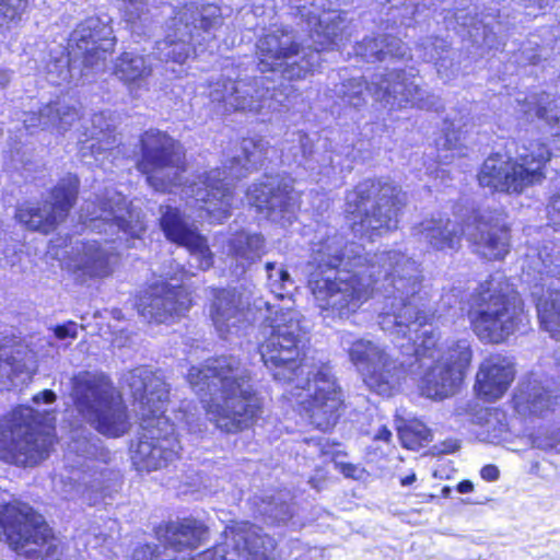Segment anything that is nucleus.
Returning a JSON list of instances; mask_svg holds the SVG:
<instances>
[{
    "label": "nucleus",
    "mask_w": 560,
    "mask_h": 560,
    "mask_svg": "<svg viewBox=\"0 0 560 560\" xmlns=\"http://www.w3.org/2000/svg\"><path fill=\"white\" fill-rule=\"evenodd\" d=\"M254 306L268 313L262 327L266 339L259 348L264 364L275 381L290 387L289 394L312 424L322 431L329 430L339 418L343 395L329 365L301 358V314L292 308L278 310L262 299L256 300Z\"/></svg>",
    "instance_id": "obj_1"
},
{
    "label": "nucleus",
    "mask_w": 560,
    "mask_h": 560,
    "mask_svg": "<svg viewBox=\"0 0 560 560\" xmlns=\"http://www.w3.org/2000/svg\"><path fill=\"white\" fill-rule=\"evenodd\" d=\"M378 261L390 270L378 314L382 330L407 339V343L397 341V347L402 353L411 352L419 364L436 360L440 354L448 357V346L455 340L438 343L439 335L430 323L439 311L423 290L420 264L404 253L383 254Z\"/></svg>",
    "instance_id": "obj_2"
},
{
    "label": "nucleus",
    "mask_w": 560,
    "mask_h": 560,
    "mask_svg": "<svg viewBox=\"0 0 560 560\" xmlns=\"http://www.w3.org/2000/svg\"><path fill=\"white\" fill-rule=\"evenodd\" d=\"M292 14L305 22L311 45H304L289 26H271L256 42L261 72L279 73L287 80H302L322 61L320 51L334 49L348 36L347 22L334 7L347 0H289Z\"/></svg>",
    "instance_id": "obj_3"
},
{
    "label": "nucleus",
    "mask_w": 560,
    "mask_h": 560,
    "mask_svg": "<svg viewBox=\"0 0 560 560\" xmlns=\"http://www.w3.org/2000/svg\"><path fill=\"white\" fill-rule=\"evenodd\" d=\"M187 381L200 398L207 416L218 429L236 433L249 428L262 405L253 388L249 370L234 355L208 359L191 366Z\"/></svg>",
    "instance_id": "obj_4"
},
{
    "label": "nucleus",
    "mask_w": 560,
    "mask_h": 560,
    "mask_svg": "<svg viewBox=\"0 0 560 560\" xmlns=\"http://www.w3.org/2000/svg\"><path fill=\"white\" fill-rule=\"evenodd\" d=\"M137 405L143 432L131 446V460L137 470L152 471L165 467L178 457L179 441L174 424L164 416L168 386L159 372L139 366L124 375Z\"/></svg>",
    "instance_id": "obj_5"
},
{
    "label": "nucleus",
    "mask_w": 560,
    "mask_h": 560,
    "mask_svg": "<svg viewBox=\"0 0 560 560\" xmlns=\"http://www.w3.org/2000/svg\"><path fill=\"white\" fill-rule=\"evenodd\" d=\"M269 148V142L261 137L244 138L223 168L205 172L182 188L183 196L192 199V206L205 212L199 214L200 219L220 222L230 217L234 201L233 182L256 170L266 159Z\"/></svg>",
    "instance_id": "obj_6"
},
{
    "label": "nucleus",
    "mask_w": 560,
    "mask_h": 560,
    "mask_svg": "<svg viewBox=\"0 0 560 560\" xmlns=\"http://www.w3.org/2000/svg\"><path fill=\"white\" fill-rule=\"evenodd\" d=\"M467 317L480 341L497 345L514 335L526 319L522 298L501 275L491 276L475 290Z\"/></svg>",
    "instance_id": "obj_7"
},
{
    "label": "nucleus",
    "mask_w": 560,
    "mask_h": 560,
    "mask_svg": "<svg viewBox=\"0 0 560 560\" xmlns=\"http://www.w3.org/2000/svg\"><path fill=\"white\" fill-rule=\"evenodd\" d=\"M378 266L365 268L339 269L335 277L312 272L308 287L316 305L324 317L348 319L354 315L373 295L374 289L382 295L378 312L384 305V271Z\"/></svg>",
    "instance_id": "obj_8"
},
{
    "label": "nucleus",
    "mask_w": 560,
    "mask_h": 560,
    "mask_svg": "<svg viewBox=\"0 0 560 560\" xmlns=\"http://www.w3.org/2000/svg\"><path fill=\"white\" fill-rule=\"evenodd\" d=\"M406 205L407 194L389 178L364 179L346 195L353 233L370 240L396 230Z\"/></svg>",
    "instance_id": "obj_9"
},
{
    "label": "nucleus",
    "mask_w": 560,
    "mask_h": 560,
    "mask_svg": "<svg viewBox=\"0 0 560 560\" xmlns=\"http://www.w3.org/2000/svg\"><path fill=\"white\" fill-rule=\"evenodd\" d=\"M71 383L74 407L92 428L109 438L129 432L128 408L106 375L83 371L75 374Z\"/></svg>",
    "instance_id": "obj_10"
},
{
    "label": "nucleus",
    "mask_w": 560,
    "mask_h": 560,
    "mask_svg": "<svg viewBox=\"0 0 560 560\" xmlns=\"http://www.w3.org/2000/svg\"><path fill=\"white\" fill-rule=\"evenodd\" d=\"M162 12L171 19L166 35L156 42L153 54L163 62L183 65L194 51V42L201 44L222 23L221 10L214 4L189 3L177 9L164 4Z\"/></svg>",
    "instance_id": "obj_11"
},
{
    "label": "nucleus",
    "mask_w": 560,
    "mask_h": 560,
    "mask_svg": "<svg viewBox=\"0 0 560 560\" xmlns=\"http://www.w3.org/2000/svg\"><path fill=\"white\" fill-rule=\"evenodd\" d=\"M551 153L545 143L529 141L523 144L516 160L495 153L482 164L478 174L480 186L506 194H522L526 188L539 185L546 178L544 172Z\"/></svg>",
    "instance_id": "obj_12"
},
{
    "label": "nucleus",
    "mask_w": 560,
    "mask_h": 560,
    "mask_svg": "<svg viewBox=\"0 0 560 560\" xmlns=\"http://www.w3.org/2000/svg\"><path fill=\"white\" fill-rule=\"evenodd\" d=\"M209 97L226 110L266 115L288 107V96L267 85L264 77H241L238 69L225 67L209 84Z\"/></svg>",
    "instance_id": "obj_13"
},
{
    "label": "nucleus",
    "mask_w": 560,
    "mask_h": 560,
    "mask_svg": "<svg viewBox=\"0 0 560 560\" xmlns=\"http://www.w3.org/2000/svg\"><path fill=\"white\" fill-rule=\"evenodd\" d=\"M45 422L32 407L15 408L0 424V459L26 467L48 457L52 438L36 430Z\"/></svg>",
    "instance_id": "obj_14"
},
{
    "label": "nucleus",
    "mask_w": 560,
    "mask_h": 560,
    "mask_svg": "<svg viewBox=\"0 0 560 560\" xmlns=\"http://www.w3.org/2000/svg\"><path fill=\"white\" fill-rule=\"evenodd\" d=\"M80 221L92 232L107 236L110 242L140 238L145 231L141 212L130 208L126 198L115 189H105L94 199H85L80 208Z\"/></svg>",
    "instance_id": "obj_15"
},
{
    "label": "nucleus",
    "mask_w": 560,
    "mask_h": 560,
    "mask_svg": "<svg viewBox=\"0 0 560 560\" xmlns=\"http://www.w3.org/2000/svg\"><path fill=\"white\" fill-rule=\"evenodd\" d=\"M0 527L10 548L20 556L47 560L59 556L58 544L44 517L26 503L3 505Z\"/></svg>",
    "instance_id": "obj_16"
},
{
    "label": "nucleus",
    "mask_w": 560,
    "mask_h": 560,
    "mask_svg": "<svg viewBox=\"0 0 560 560\" xmlns=\"http://www.w3.org/2000/svg\"><path fill=\"white\" fill-rule=\"evenodd\" d=\"M340 343L371 390L390 396L399 386L407 362H399L384 345L364 338H354L349 331L340 334ZM408 365L411 366L412 363Z\"/></svg>",
    "instance_id": "obj_17"
},
{
    "label": "nucleus",
    "mask_w": 560,
    "mask_h": 560,
    "mask_svg": "<svg viewBox=\"0 0 560 560\" xmlns=\"http://www.w3.org/2000/svg\"><path fill=\"white\" fill-rule=\"evenodd\" d=\"M140 143L142 156L138 168L147 175L148 184L161 192H172L182 186L186 164L180 144L158 129L145 131Z\"/></svg>",
    "instance_id": "obj_18"
},
{
    "label": "nucleus",
    "mask_w": 560,
    "mask_h": 560,
    "mask_svg": "<svg viewBox=\"0 0 560 560\" xmlns=\"http://www.w3.org/2000/svg\"><path fill=\"white\" fill-rule=\"evenodd\" d=\"M388 253H401L390 249L375 253L372 256L364 253L361 245L355 243L347 244L343 236L334 226H319L315 233L311 245L310 265L315 268L313 272L325 275L328 271L350 268H365L371 264L372 268L378 266V272L384 271V285H387V273H390L386 267L378 261V257Z\"/></svg>",
    "instance_id": "obj_19"
},
{
    "label": "nucleus",
    "mask_w": 560,
    "mask_h": 560,
    "mask_svg": "<svg viewBox=\"0 0 560 560\" xmlns=\"http://www.w3.org/2000/svg\"><path fill=\"white\" fill-rule=\"evenodd\" d=\"M418 77L419 72L415 68L375 72L371 78L370 95L389 110L431 109L438 100L421 86Z\"/></svg>",
    "instance_id": "obj_20"
},
{
    "label": "nucleus",
    "mask_w": 560,
    "mask_h": 560,
    "mask_svg": "<svg viewBox=\"0 0 560 560\" xmlns=\"http://www.w3.org/2000/svg\"><path fill=\"white\" fill-rule=\"evenodd\" d=\"M448 357L419 364L422 374L419 378L421 394L431 399H444L454 395L468 369L471 358V341L458 339L448 346Z\"/></svg>",
    "instance_id": "obj_21"
},
{
    "label": "nucleus",
    "mask_w": 560,
    "mask_h": 560,
    "mask_svg": "<svg viewBox=\"0 0 560 560\" xmlns=\"http://www.w3.org/2000/svg\"><path fill=\"white\" fill-rule=\"evenodd\" d=\"M110 21L108 15L90 16L70 34L67 49L74 62H82L83 73L89 69L100 72L105 68L106 58L116 44Z\"/></svg>",
    "instance_id": "obj_22"
},
{
    "label": "nucleus",
    "mask_w": 560,
    "mask_h": 560,
    "mask_svg": "<svg viewBox=\"0 0 560 560\" xmlns=\"http://www.w3.org/2000/svg\"><path fill=\"white\" fill-rule=\"evenodd\" d=\"M248 203L268 220L287 226L292 223L299 208V196L293 179L288 176L270 175L253 184L247 192Z\"/></svg>",
    "instance_id": "obj_23"
},
{
    "label": "nucleus",
    "mask_w": 560,
    "mask_h": 560,
    "mask_svg": "<svg viewBox=\"0 0 560 560\" xmlns=\"http://www.w3.org/2000/svg\"><path fill=\"white\" fill-rule=\"evenodd\" d=\"M79 190V178L68 174L52 188L40 207L22 206L16 219L27 229L47 234L54 231L69 214Z\"/></svg>",
    "instance_id": "obj_24"
},
{
    "label": "nucleus",
    "mask_w": 560,
    "mask_h": 560,
    "mask_svg": "<svg viewBox=\"0 0 560 560\" xmlns=\"http://www.w3.org/2000/svg\"><path fill=\"white\" fill-rule=\"evenodd\" d=\"M465 235L474 250L486 259H502L510 250V232L501 212L472 210L467 215Z\"/></svg>",
    "instance_id": "obj_25"
},
{
    "label": "nucleus",
    "mask_w": 560,
    "mask_h": 560,
    "mask_svg": "<svg viewBox=\"0 0 560 560\" xmlns=\"http://www.w3.org/2000/svg\"><path fill=\"white\" fill-rule=\"evenodd\" d=\"M160 212V228L165 237L179 246H184L190 254L189 265L200 270H208L213 265V254L208 242L188 217L178 208L162 205Z\"/></svg>",
    "instance_id": "obj_26"
},
{
    "label": "nucleus",
    "mask_w": 560,
    "mask_h": 560,
    "mask_svg": "<svg viewBox=\"0 0 560 560\" xmlns=\"http://www.w3.org/2000/svg\"><path fill=\"white\" fill-rule=\"evenodd\" d=\"M67 456L70 459L74 456L73 463L83 476L79 478L77 491L85 490L103 492L104 470L97 464H105L109 453L102 446V441L85 428H78L71 432V440L68 444Z\"/></svg>",
    "instance_id": "obj_27"
},
{
    "label": "nucleus",
    "mask_w": 560,
    "mask_h": 560,
    "mask_svg": "<svg viewBox=\"0 0 560 560\" xmlns=\"http://www.w3.org/2000/svg\"><path fill=\"white\" fill-rule=\"evenodd\" d=\"M191 300L178 285L156 282L149 287L137 303L139 314L148 322L166 323L188 311Z\"/></svg>",
    "instance_id": "obj_28"
},
{
    "label": "nucleus",
    "mask_w": 560,
    "mask_h": 560,
    "mask_svg": "<svg viewBox=\"0 0 560 560\" xmlns=\"http://www.w3.org/2000/svg\"><path fill=\"white\" fill-rule=\"evenodd\" d=\"M460 217L464 225L441 213L427 217L411 228V236L434 250H457L466 231L467 220L466 214Z\"/></svg>",
    "instance_id": "obj_29"
},
{
    "label": "nucleus",
    "mask_w": 560,
    "mask_h": 560,
    "mask_svg": "<svg viewBox=\"0 0 560 560\" xmlns=\"http://www.w3.org/2000/svg\"><path fill=\"white\" fill-rule=\"evenodd\" d=\"M248 305L237 289L214 290L210 316L222 338L237 335L248 324Z\"/></svg>",
    "instance_id": "obj_30"
},
{
    "label": "nucleus",
    "mask_w": 560,
    "mask_h": 560,
    "mask_svg": "<svg viewBox=\"0 0 560 560\" xmlns=\"http://www.w3.org/2000/svg\"><path fill=\"white\" fill-rule=\"evenodd\" d=\"M448 28L457 32L467 31V34L478 46L493 48L497 37L493 27L478 18V8L470 0H455L452 11L444 16Z\"/></svg>",
    "instance_id": "obj_31"
},
{
    "label": "nucleus",
    "mask_w": 560,
    "mask_h": 560,
    "mask_svg": "<svg viewBox=\"0 0 560 560\" xmlns=\"http://www.w3.org/2000/svg\"><path fill=\"white\" fill-rule=\"evenodd\" d=\"M513 362L501 354L487 358L479 366L476 376L478 395L488 400L503 396L514 380Z\"/></svg>",
    "instance_id": "obj_32"
},
{
    "label": "nucleus",
    "mask_w": 560,
    "mask_h": 560,
    "mask_svg": "<svg viewBox=\"0 0 560 560\" xmlns=\"http://www.w3.org/2000/svg\"><path fill=\"white\" fill-rule=\"evenodd\" d=\"M233 549L231 560H273L275 540L248 523L230 528Z\"/></svg>",
    "instance_id": "obj_33"
},
{
    "label": "nucleus",
    "mask_w": 560,
    "mask_h": 560,
    "mask_svg": "<svg viewBox=\"0 0 560 560\" xmlns=\"http://www.w3.org/2000/svg\"><path fill=\"white\" fill-rule=\"evenodd\" d=\"M34 372V355L21 342L0 347V384L19 386L27 383Z\"/></svg>",
    "instance_id": "obj_34"
},
{
    "label": "nucleus",
    "mask_w": 560,
    "mask_h": 560,
    "mask_svg": "<svg viewBox=\"0 0 560 560\" xmlns=\"http://www.w3.org/2000/svg\"><path fill=\"white\" fill-rule=\"evenodd\" d=\"M91 124L90 136L85 133L86 139L80 140V154L86 164L93 163L90 158H93L95 163L103 164L105 159L113 155L117 139L105 113L94 114Z\"/></svg>",
    "instance_id": "obj_35"
},
{
    "label": "nucleus",
    "mask_w": 560,
    "mask_h": 560,
    "mask_svg": "<svg viewBox=\"0 0 560 560\" xmlns=\"http://www.w3.org/2000/svg\"><path fill=\"white\" fill-rule=\"evenodd\" d=\"M354 52L368 62H393L411 59L408 46L390 34L364 37L354 46Z\"/></svg>",
    "instance_id": "obj_36"
},
{
    "label": "nucleus",
    "mask_w": 560,
    "mask_h": 560,
    "mask_svg": "<svg viewBox=\"0 0 560 560\" xmlns=\"http://www.w3.org/2000/svg\"><path fill=\"white\" fill-rule=\"evenodd\" d=\"M416 52L421 60L434 62L436 73L443 81H450L458 75L459 67L455 61L457 52L445 38L425 36L417 43Z\"/></svg>",
    "instance_id": "obj_37"
},
{
    "label": "nucleus",
    "mask_w": 560,
    "mask_h": 560,
    "mask_svg": "<svg viewBox=\"0 0 560 560\" xmlns=\"http://www.w3.org/2000/svg\"><path fill=\"white\" fill-rule=\"evenodd\" d=\"M516 112L526 121L535 119L544 120L551 128L560 130V97H552L550 94H518L515 98Z\"/></svg>",
    "instance_id": "obj_38"
},
{
    "label": "nucleus",
    "mask_w": 560,
    "mask_h": 560,
    "mask_svg": "<svg viewBox=\"0 0 560 560\" xmlns=\"http://www.w3.org/2000/svg\"><path fill=\"white\" fill-rule=\"evenodd\" d=\"M113 255L114 248H106L98 241H88L77 250L73 269L91 278L106 277L110 273Z\"/></svg>",
    "instance_id": "obj_39"
},
{
    "label": "nucleus",
    "mask_w": 560,
    "mask_h": 560,
    "mask_svg": "<svg viewBox=\"0 0 560 560\" xmlns=\"http://www.w3.org/2000/svg\"><path fill=\"white\" fill-rule=\"evenodd\" d=\"M78 119L79 114L74 106L57 101L45 105L37 113L26 114L23 121L26 129L42 127L66 132Z\"/></svg>",
    "instance_id": "obj_40"
},
{
    "label": "nucleus",
    "mask_w": 560,
    "mask_h": 560,
    "mask_svg": "<svg viewBox=\"0 0 560 560\" xmlns=\"http://www.w3.org/2000/svg\"><path fill=\"white\" fill-rule=\"evenodd\" d=\"M556 400L557 396L534 375L521 384L514 397L515 408L520 413L535 416L549 410Z\"/></svg>",
    "instance_id": "obj_41"
},
{
    "label": "nucleus",
    "mask_w": 560,
    "mask_h": 560,
    "mask_svg": "<svg viewBox=\"0 0 560 560\" xmlns=\"http://www.w3.org/2000/svg\"><path fill=\"white\" fill-rule=\"evenodd\" d=\"M206 536L207 527L192 518L171 522L162 534L163 541L175 551L196 549L206 539Z\"/></svg>",
    "instance_id": "obj_42"
},
{
    "label": "nucleus",
    "mask_w": 560,
    "mask_h": 560,
    "mask_svg": "<svg viewBox=\"0 0 560 560\" xmlns=\"http://www.w3.org/2000/svg\"><path fill=\"white\" fill-rule=\"evenodd\" d=\"M152 71L150 56L126 51L117 59L114 73L128 86L130 93H135V89H140Z\"/></svg>",
    "instance_id": "obj_43"
},
{
    "label": "nucleus",
    "mask_w": 560,
    "mask_h": 560,
    "mask_svg": "<svg viewBox=\"0 0 560 560\" xmlns=\"http://www.w3.org/2000/svg\"><path fill=\"white\" fill-rule=\"evenodd\" d=\"M536 301L537 316L541 328L551 338L560 340V288L549 285L541 293H533Z\"/></svg>",
    "instance_id": "obj_44"
},
{
    "label": "nucleus",
    "mask_w": 560,
    "mask_h": 560,
    "mask_svg": "<svg viewBox=\"0 0 560 560\" xmlns=\"http://www.w3.org/2000/svg\"><path fill=\"white\" fill-rule=\"evenodd\" d=\"M266 252V241L260 233L238 232L228 242V255L245 267L261 258Z\"/></svg>",
    "instance_id": "obj_45"
},
{
    "label": "nucleus",
    "mask_w": 560,
    "mask_h": 560,
    "mask_svg": "<svg viewBox=\"0 0 560 560\" xmlns=\"http://www.w3.org/2000/svg\"><path fill=\"white\" fill-rule=\"evenodd\" d=\"M46 70L47 80L56 85L71 82L77 84L81 79H88L91 74L97 73L91 71V69L84 71L88 73H83L82 62H74L72 56L69 52L66 55L63 50L59 51L58 56L50 58L46 65Z\"/></svg>",
    "instance_id": "obj_46"
},
{
    "label": "nucleus",
    "mask_w": 560,
    "mask_h": 560,
    "mask_svg": "<svg viewBox=\"0 0 560 560\" xmlns=\"http://www.w3.org/2000/svg\"><path fill=\"white\" fill-rule=\"evenodd\" d=\"M282 158L288 163H295L305 170L314 171V141L302 131H296L288 138L281 150Z\"/></svg>",
    "instance_id": "obj_47"
},
{
    "label": "nucleus",
    "mask_w": 560,
    "mask_h": 560,
    "mask_svg": "<svg viewBox=\"0 0 560 560\" xmlns=\"http://www.w3.org/2000/svg\"><path fill=\"white\" fill-rule=\"evenodd\" d=\"M528 269L538 275L558 277L560 275V244L555 241L545 242L533 256L527 255Z\"/></svg>",
    "instance_id": "obj_48"
},
{
    "label": "nucleus",
    "mask_w": 560,
    "mask_h": 560,
    "mask_svg": "<svg viewBox=\"0 0 560 560\" xmlns=\"http://www.w3.org/2000/svg\"><path fill=\"white\" fill-rule=\"evenodd\" d=\"M290 501V493L281 491L275 495L261 498L260 503H257V510L270 523H285L293 515Z\"/></svg>",
    "instance_id": "obj_49"
},
{
    "label": "nucleus",
    "mask_w": 560,
    "mask_h": 560,
    "mask_svg": "<svg viewBox=\"0 0 560 560\" xmlns=\"http://www.w3.org/2000/svg\"><path fill=\"white\" fill-rule=\"evenodd\" d=\"M371 81L363 78H351L335 86L334 93L345 104L360 107L365 103V92L370 93Z\"/></svg>",
    "instance_id": "obj_50"
},
{
    "label": "nucleus",
    "mask_w": 560,
    "mask_h": 560,
    "mask_svg": "<svg viewBox=\"0 0 560 560\" xmlns=\"http://www.w3.org/2000/svg\"><path fill=\"white\" fill-rule=\"evenodd\" d=\"M485 422L481 434L489 443H501L506 440L509 425L506 416L502 410L488 409L485 411Z\"/></svg>",
    "instance_id": "obj_51"
},
{
    "label": "nucleus",
    "mask_w": 560,
    "mask_h": 560,
    "mask_svg": "<svg viewBox=\"0 0 560 560\" xmlns=\"http://www.w3.org/2000/svg\"><path fill=\"white\" fill-rule=\"evenodd\" d=\"M265 268L270 291L277 298L283 299L284 295L289 294L290 290L294 287V281L290 273L276 262H267Z\"/></svg>",
    "instance_id": "obj_52"
},
{
    "label": "nucleus",
    "mask_w": 560,
    "mask_h": 560,
    "mask_svg": "<svg viewBox=\"0 0 560 560\" xmlns=\"http://www.w3.org/2000/svg\"><path fill=\"white\" fill-rule=\"evenodd\" d=\"M394 19H398L400 25L410 26L411 21L422 9L427 7L424 0H386Z\"/></svg>",
    "instance_id": "obj_53"
},
{
    "label": "nucleus",
    "mask_w": 560,
    "mask_h": 560,
    "mask_svg": "<svg viewBox=\"0 0 560 560\" xmlns=\"http://www.w3.org/2000/svg\"><path fill=\"white\" fill-rule=\"evenodd\" d=\"M532 443L541 451L560 453V428L539 430L533 435Z\"/></svg>",
    "instance_id": "obj_54"
},
{
    "label": "nucleus",
    "mask_w": 560,
    "mask_h": 560,
    "mask_svg": "<svg viewBox=\"0 0 560 560\" xmlns=\"http://www.w3.org/2000/svg\"><path fill=\"white\" fill-rule=\"evenodd\" d=\"M399 436L401 443L407 448H416L421 445L422 442H427L430 440L431 433L430 430L421 424H410L406 427L404 430L399 431Z\"/></svg>",
    "instance_id": "obj_55"
},
{
    "label": "nucleus",
    "mask_w": 560,
    "mask_h": 560,
    "mask_svg": "<svg viewBox=\"0 0 560 560\" xmlns=\"http://www.w3.org/2000/svg\"><path fill=\"white\" fill-rule=\"evenodd\" d=\"M126 21L130 24L147 21L150 0H121Z\"/></svg>",
    "instance_id": "obj_56"
},
{
    "label": "nucleus",
    "mask_w": 560,
    "mask_h": 560,
    "mask_svg": "<svg viewBox=\"0 0 560 560\" xmlns=\"http://www.w3.org/2000/svg\"><path fill=\"white\" fill-rule=\"evenodd\" d=\"M27 4L28 0H0V16L14 21L22 15Z\"/></svg>",
    "instance_id": "obj_57"
},
{
    "label": "nucleus",
    "mask_w": 560,
    "mask_h": 560,
    "mask_svg": "<svg viewBox=\"0 0 560 560\" xmlns=\"http://www.w3.org/2000/svg\"><path fill=\"white\" fill-rule=\"evenodd\" d=\"M540 59L541 55L538 52V45L533 42H527L524 44L515 55V61L522 66L537 65Z\"/></svg>",
    "instance_id": "obj_58"
},
{
    "label": "nucleus",
    "mask_w": 560,
    "mask_h": 560,
    "mask_svg": "<svg viewBox=\"0 0 560 560\" xmlns=\"http://www.w3.org/2000/svg\"><path fill=\"white\" fill-rule=\"evenodd\" d=\"M462 132L456 130L454 122L444 129V137L439 139L438 147H443L446 150H457L460 145Z\"/></svg>",
    "instance_id": "obj_59"
},
{
    "label": "nucleus",
    "mask_w": 560,
    "mask_h": 560,
    "mask_svg": "<svg viewBox=\"0 0 560 560\" xmlns=\"http://www.w3.org/2000/svg\"><path fill=\"white\" fill-rule=\"evenodd\" d=\"M314 164L316 168L313 172H317L327 177L335 173L334 158L330 152L317 154L314 151Z\"/></svg>",
    "instance_id": "obj_60"
},
{
    "label": "nucleus",
    "mask_w": 560,
    "mask_h": 560,
    "mask_svg": "<svg viewBox=\"0 0 560 560\" xmlns=\"http://www.w3.org/2000/svg\"><path fill=\"white\" fill-rule=\"evenodd\" d=\"M547 217L555 229L560 230V187L549 197Z\"/></svg>",
    "instance_id": "obj_61"
},
{
    "label": "nucleus",
    "mask_w": 560,
    "mask_h": 560,
    "mask_svg": "<svg viewBox=\"0 0 560 560\" xmlns=\"http://www.w3.org/2000/svg\"><path fill=\"white\" fill-rule=\"evenodd\" d=\"M54 335L59 340L67 338L75 339L78 337V324L74 322H68L62 325H57L54 328Z\"/></svg>",
    "instance_id": "obj_62"
},
{
    "label": "nucleus",
    "mask_w": 560,
    "mask_h": 560,
    "mask_svg": "<svg viewBox=\"0 0 560 560\" xmlns=\"http://www.w3.org/2000/svg\"><path fill=\"white\" fill-rule=\"evenodd\" d=\"M480 476L486 481H495L499 479L500 470L495 465H486L481 468Z\"/></svg>",
    "instance_id": "obj_63"
},
{
    "label": "nucleus",
    "mask_w": 560,
    "mask_h": 560,
    "mask_svg": "<svg viewBox=\"0 0 560 560\" xmlns=\"http://www.w3.org/2000/svg\"><path fill=\"white\" fill-rule=\"evenodd\" d=\"M56 398L57 396L51 389H45L33 397V402L37 406L40 405L42 402L52 404L56 400Z\"/></svg>",
    "instance_id": "obj_64"
}]
</instances>
